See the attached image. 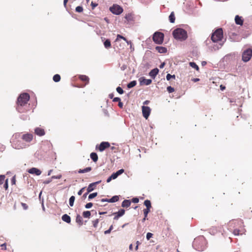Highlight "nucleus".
I'll return each mask as SVG.
<instances>
[{"instance_id":"obj_14","label":"nucleus","mask_w":252,"mask_h":252,"mask_svg":"<svg viewBox=\"0 0 252 252\" xmlns=\"http://www.w3.org/2000/svg\"><path fill=\"white\" fill-rule=\"evenodd\" d=\"M28 172L31 174H35L37 176H39L41 174V171L37 168L32 167L28 169Z\"/></svg>"},{"instance_id":"obj_60","label":"nucleus","mask_w":252,"mask_h":252,"mask_svg":"<svg viewBox=\"0 0 252 252\" xmlns=\"http://www.w3.org/2000/svg\"><path fill=\"white\" fill-rule=\"evenodd\" d=\"M0 247H1L2 250H5L6 249V245L5 243L1 244Z\"/></svg>"},{"instance_id":"obj_20","label":"nucleus","mask_w":252,"mask_h":252,"mask_svg":"<svg viewBox=\"0 0 252 252\" xmlns=\"http://www.w3.org/2000/svg\"><path fill=\"white\" fill-rule=\"evenodd\" d=\"M156 50L159 53H165L167 52V48L162 46H157Z\"/></svg>"},{"instance_id":"obj_23","label":"nucleus","mask_w":252,"mask_h":252,"mask_svg":"<svg viewBox=\"0 0 252 252\" xmlns=\"http://www.w3.org/2000/svg\"><path fill=\"white\" fill-rule=\"evenodd\" d=\"M131 202L129 200H124L122 203V207L124 208H127L130 206Z\"/></svg>"},{"instance_id":"obj_34","label":"nucleus","mask_w":252,"mask_h":252,"mask_svg":"<svg viewBox=\"0 0 252 252\" xmlns=\"http://www.w3.org/2000/svg\"><path fill=\"white\" fill-rule=\"evenodd\" d=\"M75 198L74 196H71L69 199V204L70 206L72 207L74 205V202Z\"/></svg>"},{"instance_id":"obj_4","label":"nucleus","mask_w":252,"mask_h":252,"mask_svg":"<svg viewBox=\"0 0 252 252\" xmlns=\"http://www.w3.org/2000/svg\"><path fill=\"white\" fill-rule=\"evenodd\" d=\"M207 242L205 238L203 236H200L194 239L193 243V247L198 251H203L206 248Z\"/></svg>"},{"instance_id":"obj_38","label":"nucleus","mask_w":252,"mask_h":252,"mask_svg":"<svg viewBox=\"0 0 252 252\" xmlns=\"http://www.w3.org/2000/svg\"><path fill=\"white\" fill-rule=\"evenodd\" d=\"M20 118L23 120H29V116L27 114H22L20 116Z\"/></svg>"},{"instance_id":"obj_11","label":"nucleus","mask_w":252,"mask_h":252,"mask_svg":"<svg viewBox=\"0 0 252 252\" xmlns=\"http://www.w3.org/2000/svg\"><path fill=\"white\" fill-rule=\"evenodd\" d=\"M110 145L108 142H102L99 145H97L95 147L96 150L98 149L100 152H103L106 148L110 147Z\"/></svg>"},{"instance_id":"obj_29","label":"nucleus","mask_w":252,"mask_h":252,"mask_svg":"<svg viewBox=\"0 0 252 252\" xmlns=\"http://www.w3.org/2000/svg\"><path fill=\"white\" fill-rule=\"evenodd\" d=\"M136 84H137L136 81H135V80L132 81L127 84V87L128 89L132 88L134 87L135 86H136Z\"/></svg>"},{"instance_id":"obj_62","label":"nucleus","mask_w":252,"mask_h":252,"mask_svg":"<svg viewBox=\"0 0 252 252\" xmlns=\"http://www.w3.org/2000/svg\"><path fill=\"white\" fill-rule=\"evenodd\" d=\"M97 5V4L96 3H94L93 2H92L91 3V6H92V8L94 9L95 7H96Z\"/></svg>"},{"instance_id":"obj_54","label":"nucleus","mask_w":252,"mask_h":252,"mask_svg":"<svg viewBox=\"0 0 252 252\" xmlns=\"http://www.w3.org/2000/svg\"><path fill=\"white\" fill-rule=\"evenodd\" d=\"M139 201V199L137 197H134L132 199V202H133L134 203H138Z\"/></svg>"},{"instance_id":"obj_55","label":"nucleus","mask_w":252,"mask_h":252,"mask_svg":"<svg viewBox=\"0 0 252 252\" xmlns=\"http://www.w3.org/2000/svg\"><path fill=\"white\" fill-rule=\"evenodd\" d=\"M121 38V39H123L125 41H126V37L123 36L122 35H120V34H118L117 35V39H118V38Z\"/></svg>"},{"instance_id":"obj_18","label":"nucleus","mask_w":252,"mask_h":252,"mask_svg":"<svg viewBox=\"0 0 252 252\" xmlns=\"http://www.w3.org/2000/svg\"><path fill=\"white\" fill-rule=\"evenodd\" d=\"M158 68H155L150 71V72L149 73V75L153 79H155L157 74H158Z\"/></svg>"},{"instance_id":"obj_47","label":"nucleus","mask_w":252,"mask_h":252,"mask_svg":"<svg viewBox=\"0 0 252 252\" xmlns=\"http://www.w3.org/2000/svg\"><path fill=\"white\" fill-rule=\"evenodd\" d=\"M62 176L61 174L58 175L57 176L54 175L51 177V179H60L62 178Z\"/></svg>"},{"instance_id":"obj_10","label":"nucleus","mask_w":252,"mask_h":252,"mask_svg":"<svg viewBox=\"0 0 252 252\" xmlns=\"http://www.w3.org/2000/svg\"><path fill=\"white\" fill-rule=\"evenodd\" d=\"M33 135L32 133H26L21 135V139L26 144H29L33 140Z\"/></svg>"},{"instance_id":"obj_12","label":"nucleus","mask_w":252,"mask_h":252,"mask_svg":"<svg viewBox=\"0 0 252 252\" xmlns=\"http://www.w3.org/2000/svg\"><path fill=\"white\" fill-rule=\"evenodd\" d=\"M142 114L143 117L147 119L151 113V109L149 106H143L142 107Z\"/></svg>"},{"instance_id":"obj_32","label":"nucleus","mask_w":252,"mask_h":252,"mask_svg":"<svg viewBox=\"0 0 252 252\" xmlns=\"http://www.w3.org/2000/svg\"><path fill=\"white\" fill-rule=\"evenodd\" d=\"M144 205L146 207L147 209H150L151 208V203L149 200H146L144 202Z\"/></svg>"},{"instance_id":"obj_40","label":"nucleus","mask_w":252,"mask_h":252,"mask_svg":"<svg viewBox=\"0 0 252 252\" xmlns=\"http://www.w3.org/2000/svg\"><path fill=\"white\" fill-rule=\"evenodd\" d=\"M166 79L169 81L170 80L171 78H173V79H175V75H171L170 74H167L166 75Z\"/></svg>"},{"instance_id":"obj_56","label":"nucleus","mask_w":252,"mask_h":252,"mask_svg":"<svg viewBox=\"0 0 252 252\" xmlns=\"http://www.w3.org/2000/svg\"><path fill=\"white\" fill-rule=\"evenodd\" d=\"M121 100V98L120 97H114L113 99V101L114 102H119Z\"/></svg>"},{"instance_id":"obj_7","label":"nucleus","mask_w":252,"mask_h":252,"mask_svg":"<svg viewBox=\"0 0 252 252\" xmlns=\"http://www.w3.org/2000/svg\"><path fill=\"white\" fill-rule=\"evenodd\" d=\"M164 39V34L159 32H155L153 35L154 42L158 44H161Z\"/></svg>"},{"instance_id":"obj_63","label":"nucleus","mask_w":252,"mask_h":252,"mask_svg":"<svg viewBox=\"0 0 252 252\" xmlns=\"http://www.w3.org/2000/svg\"><path fill=\"white\" fill-rule=\"evenodd\" d=\"M109 199H107V198H102L100 200V201L101 202H109Z\"/></svg>"},{"instance_id":"obj_26","label":"nucleus","mask_w":252,"mask_h":252,"mask_svg":"<svg viewBox=\"0 0 252 252\" xmlns=\"http://www.w3.org/2000/svg\"><path fill=\"white\" fill-rule=\"evenodd\" d=\"M76 221L80 225L83 224V219L80 215H77L76 217Z\"/></svg>"},{"instance_id":"obj_39","label":"nucleus","mask_w":252,"mask_h":252,"mask_svg":"<svg viewBox=\"0 0 252 252\" xmlns=\"http://www.w3.org/2000/svg\"><path fill=\"white\" fill-rule=\"evenodd\" d=\"M75 11L77 12L81 13L83 11V7L81 6H78L75 8Z\"/></svg>"},{"instance_id":"obj_33","label":"nucleus","mask_w":252,"mask_h":252,"mask_svg":"<svg viewBox=\"0 0 252 252\" xmlns=\"http://www.w3.org/2000/svg\"><path fill=\"white\" fill-rule=\"evenodd\" d=\"M169 19L171 23L175 22V18L173 12H171L169 16Z\"/></svg>"},{"instance_id":"obj_37","label":"nucleus","mask_w":252,"mask_h":252,"mask_svg":"<svg viewBox=\"0 0 252 252\" xmlns=\"http://www.w3.org/2000/svg\"><path fill=\"white\" fill-rule=\"evenodd\" d=\"M97 195V192H94V193H91L89 194V196H88V199L89 200L93 199L95 197H96Z\"/></svg>"},{"instance_id":"obj_13","label":"nucleus","mask_w":252,"mask_h":252,"mask_svg":"<svg viewBox=\"0 0 252 252\" xmlns=\"http://www.w3.org/2000/svg\"><path fill=\"white\" fill-rule=\"evenodd\" d=\"M140 85H149L151 84L152 81L151 79H146L144 77H141L139 79Z\"/></svg>"},{"instance_id":"obj_27","label":"nucleus","mask_w":252,"mask_h":252,"mask_svg":"<svg viewBox=\"0 0 252 252\" xmlns=\"http://www.w3.org/2000/svg\"><path fill=\"white\" fill-rule=\"evenodd\" d=\"M105 48L108 49L111 47V44L110 39H107L103 42Z\"/></svg>"},{"instance_id":"obj_53","label":"nucleus","mask_w":252,"mask_h":252,"mask_svg":"<svg viewBox=\"0 0 252 252\" xmlns=\"http://www.w3.org/2000/svg\"><path fill=\"white\" fill-rule=\"evenodd\" d=\"M21 205L23 207L24 210H27L28 208V206L25 203H21Z\"/></svg>"},{"instance_id":"obj_41","label":"nucleus","mask_w":252,"mask_h":252,"mask_svg":"<svg viewBox=\"0 0 252 252\" xmlns=\"http://www.w3.org/2000/svg\"><path fill=\"white\" fill-rule=\"evenodd\" d=\"M116 91L119 94H122L124 93V91L121 87H118L116 88Z\"/></svg>"},{"instance_id":"obj_19","label":"nucleus","mask_w":252,"mask_h":252,"mask_svg":"<svg viewBox=\"0 0 252 252\" xmlns=\"http://www.w3.org/2000/svg\"><path fill=\"white\" fill-rule=\"evenodd\" d=\"M235 21L237 25L242 26L243 24V20L242 17L236 15L235 17Z\"/></svg>"},{"instance_id":"obj_52","label":"nucleus","mask_w":252,"mask_h":252,"mask_svg":"<svg viewBox=\"0 0 252 252\" xmlns=\"http://www.w3.org/2000/svg\"><path fill=\"white\" fill-rule=\"evenodd\" d=\"M153 234L150 232H148L146 235V238L147 240H149L152 236Z\"/></svg>"},{"instance_id":"obj_43","label":"nucleus","mask_w":252,"mask_h":252,"mask_svg":"<svg viewBox=\"0 0 252 252\" xmlns=\"http://www.w3.org/2000/svg\"><path fill=\"white\" fill-rule=\"evenodd\" d=\"M5 176L4 175H0V185H2L4 181Z\"/></svg>"},{"instance_id":"obj_51","label":"nucleus","mask_w":252,"mask_h":252,"mask_svg":"<svg viewBox=\"0 0 252 252\" xmlns=\"http://www.w3.org/2000/svg\"><path fill=\"white\" fill-rule=\"evenodd\" d=\"M3 187L5 189H7L8 188V180L7 179L5 181Z\"/></svg>"},{"instance_id":"obj_22","label":"nucleus","mask_w":252,"mask_h":252,"mask_svg":"<svg viewBox=\"0 0 252 252\" xmlns=\"http://www.w3.org/2000/svg\"><path fill=\"white\" fill-rule=\"evenodd\" d=\"M124 172V170L123 169H121L117 171L116 172L113 173L112 175L113 177H114V179H116L119 175L122 174Z\"/></svg>"},{"instance_id":"obj_21","label":"nucleus","mask_w":252,"mask_h":252,"mask_svg":"<svg viewBox=\"0 0 252 252\" xmlns=\"http://www.w3.org/2000/svg\"><path fill=\"white\" fill-rule=\"evenodd\" d=\"M62 219L64 222L69 223L71 222V218L70 216H69L67 214H64L62 217Z\"/></svg>"},{"instance_id":"obj_3","label":"nucleus","mask_w":252,"mask_h":252,"mask_svg":"<svg viewBox=\"0 0 252 252\" xmlns=\"http://www.w3.org/2000/svg\"><path fill=\"white\" fill-rule=\"evenodd\" d=\"M10 142L12 147L16 149H22L28 148L30 145L26 144L21 139V134L16 133L13 135Z\"/></svg>"},{"instance_id":"obj_59","label":"nucleus","mask_w":252,"mask_h":252,"mask_svg":"<svg viewBox=\"0 0 252 252\" xmlns=\"http://www.w3.org/2000/svg\"><path fill=\"white\" fill-rule=\"evenodd\" d=\"M16 183V178H15V176H13L12 177V179H11V184L12 185H15Z\"/></svg>"},{"instance_id":"obj_8","label":"nucleus","mask_w":252,"mask_h":252,"mask_svg":"<svg viewBox=\"0 0 252 252\" xmlns=\"http://www.w3.org/2000/svg\"><path fill=\"white\" fill-rule=\"evenodd\" d=\"M109 10L115 15H120L123 12V8L116 4H114L112 6L110 7Z\"/></svg>"},{"instance_id":"obj_45","label":"nucleus","mask_w":252,"mask_h":252,"mask_svg":"<svg viewBox=\"0 0 252 252\" xmlns=\"http://www.w3.org/2000/svg\"><path fill=\"white\" fill-rule=\"evenodd\" d=\"M167 91L169 93H171L174 91V89L171 86H168L167 87Z\"/></svg>"},{"instance_id":"obj_42","label":"nucleus","mask_w":252,"mask_h":252,"mask_svg":"<svg viewBox=\"0 0 252 252\" xmlns=\"http://www.w3.org/2000/svg\"><path fill=\"white\" fill-rule=\"evenodd\" d=\"M222 45V43H220L218 45H214L213 46V49L214 50H219Z\"/></svg>"},{"instance_id":"obj_24","label":"nucleus","mask_w":252,"mask_h":252,"mask_svg":"<svg viewBox=\"0 0 252 252\" xmlns=\"http://www.w3.org/2000/svg\"><path fill=\"white\" fill-rule=\"evenodd\" d=\"M79 78L82 80V81H85L87 82V84L89 82V78L85 75H80L79 76Z\"/></svg>"},{"instance_id":"obj_2","label":"nucleus","mask_w":252,"mask_h":252,"mask_svg":"<svg viewBox=\"0 0 252 252\" xmlns=\"http://www.w3.org/2000/svg\"><path fill=\"white\" fill-rule=\"evenodd\" d=\"M241 220H233L230 221L228 224V229L233 232L234 235H242L245 232V229L242 226Z\"/></svg>"},{"instance_id":"obj_16","label":"nucleus","mask_w":252,"mask_h":252,"mask_svg":"<svg viewBox=\"0 0 252 252\" xmlns=\"http://www.w3.org/2000/svg\"><path fill=\"white\" fill-rule=\"evenodd\" d=\"M101 182V180L92 183L90 184L89 186L87 188V190L88 191V192H91L94 189V187L96 185L100 183Z\"/></svg>"},{"instance_id":"obj_25","label":"nucleus","mask_w":252,"mask_h":252,"mask_svg":"<svg viewBox=\"0 0 252 252\" xmlns=\"http://www.w3.org/2000/svg\"><path fill=\"white\" fill-rule=\"evenodd\" d=\"M90 158L94 162H96L98 160L97 155L94 152H93L90 154Z\"/></svg>"},{"instance_id":"obj_57","label":"nucleus","mask_w":252,"mask_h":252,"mask_svg":"<svg viewBox=\"0 0 252 252\" xmlns=\"http://www.w3.org/2000/svg\"><path fill=\"white\" fill-rule=\"evenodd\" d=\"M85 189V188L84 187V188H82L81 189H80L78 191V194L79 195H81L82 194V193H83V191Z\"/></svg>"},{"instance_id":"obj_61","label":"nucleus","mask_w":252,"mask_h":252,"mask_svg":"<svg viewBox=\"0 0 252 252\" xmlns=\"http://www.w3.org/2000/svg\"><path fill=\"white\" fill-rule=\"evenodd\" d=\"M52 181V179L51 178L50 179H49V180H45L43 182V184H49Z\"/></svg>"},{"instance_id":"obj_17","label":"nucleus","mask_w":252,"mask_h":252,"mask_svg":"<svg viewBox=\"0 0 252 252\" xmlns=\"http://www.w3.org/2000/svg\"><path fill=\"white\" fill-rule=\"evenodd\" d=\"M34 133L39 136H43L45 133L44 129L40 127H36L34 129Z\"/></svg>"},{"instance_id":"obj_30","label":"nucleus","mask_w":252,"mask_h":252,"mask_svg":"<svg viewBox=\"0 0 252 252\" xmlns=\"http://www.w3.org/2000/svg\"><path fill=\"white\" fill-rule=\"evenodd\" d=\"M119 199V196L115 195L109 199V202L114 203L118 201Z\"/></svg>"},{"instance_id":"obj_28","label":"nucleus","mask_w":252,"mask_h":252,"mask_svg":"<svg viewBox=\"0 0 252 252\" xmlns=\"http://www.w3.org/2000/svg\"><path fill=\"white\" fill-rule=\"evenodd\" d=\"M92 168L91 167H86L83 169H79L78 171L79 173H84L86 172H88L91 171Z\"/></svg>"},{"instance_id":"obj_9","label":"nucleus","mask_w":252,"mask_h":252,"mask_svg":"<svg viewBox=\"0 0 252 252\" xmlns=\"http://www.w3.org/2000/svg\"><path fill=\"white\" fill-rule=\"evenodd\" d=\"M252 57V49L251 48L245 50L242 54V60L244 62L250 61Z\"/></svg>"},{"instance_id":"obj_50","label":"nucleus","mask_w":252,"mask_h":252,"mask_svg":"<svg viewBox=\"0 0 252 252\" xmlns=\"http://www.w3.org/2000/svg\"><path fill=\"white\" fill-rule=\"evenodd\" d=\"M99 222V220L96 219L94 221H93V225L94 227H96L97 226L98 223Z\"/></svg>"},{"instance_id":"obj_44","label":"nucleus","mask_w":252,"mask_h":252,"mask_svg":"<svg viewBox=\"0 0 252 252\" xmlns=\"http://www.w3.org/2000/svg\"><path fill=\"white\" fill-rule=\"evenodd\" d=\"M125 18L128 21H131L132 20V16H131V15L130 14H126L125 16Z\"/></svg>"},{"instance_id":"obj_48","label":"nucleus","mask_w":252,"mask_h":252,"mask_svg":"<svg viewBox=\"0 0 252 252\" xmlns=\"http://www.w3.org/2000/svg\"><path fill=\"white\" fill-rule=\"evenodd\" d=\"M113 227V225H111L108 230H107L104 231V234H107L110 233L111 232V230H112Z\"/></svg>"},{"instance_id":"obj_1","label":"nucleus","mask_w":252,"mask_h":252,"mask_svg":"<svg viewBox=\"0 0 252 252\" xmlns=\"http://www.w3.org/2000/svg\"><path fill=\"white\" fill-rule=\"evenodd\" d=\"M28 93L21 94L17 98L16 109L19 113H25L29 111L31 107L28 102L30 100Z\"/></svg>"},{"instance_id":"obj_64","label":"nucleus","mask_w":252,"mask_h":252,"mask_svg":"<svg viewBox=\"0 0 252 252\" xmlns=\"http://www.w3.org/2000/svg\"><path fill=\"white\" fill-rule=\"evenodd\" d=\"M126 67L127 66L126 65V64H123L121 67V69L122 70H125L126 68Z\"/></svg>"},{"instance_id":"obj_6","label":"nucleus","mask_w":252,"mask_h":252,"mask_svg":"<svg viewBox=\"0 0 252 252\" xmlns=\"http://www.w3.org/2000/svg\"><path fill=\"white\" fill-rule=\"evenodd\" d=\"M223 37V31L221 28L217 29L211 36V40L214 43L221 41Z\"/></svg>"},{"instance_id":"obj_58","label":"nucleus","mask_w":252,"mask_h":252,"mask_svg":"<svg viewBox=\"0 0 252 252\" xmlns=\"http://www.w3.org/2000/svg\"><path fill=\"white\" fill-rule=\"evenodd\" d=\"M112 180H114V177H113L112 175H111L109 177L107 178L106 182L107 183H109Z\"/></svg>"},{"instance_id":"obj_36","label":"nucleus","mask_w":252,"mask_h":252,"mask_svg":"<svg viewBox=\"0 0 252 252\" xmlns=\"http://www.w3.org/2000/svg\"><path fill=\"white\" fill-rule=\"evenodd\" d=\"M189 64L191 67H192L193 68H195L196 70H199V67L195 63L190 62Z\"/></svg>"},{"instance_id":"obj_5","label":"nucleus","mask_w":252,"mask_h":252,"mask_svg":"<svg viewBox=\"0 0 252 252\" xmlns=\"http://www.w3.org/2000/svg\"><path fill=\"white\" fill-rule=\"evenodd\" d=\"M173 37L180 41L185 40L188 37L187 32L182 28H177L172 32Z\"/></svg>"},{"instance_id":"obj_31","label":"nucleus","mask_w":252,"mask_h":252,"mask_svg":"<svg viewBox=\"0 0 252 252\" xmlns=\"http://www.w3.org/2000/svg\"><path fill=\"white\" fill-rule=\"evenodd\" d=\"M53 80L55 82H59L61 80V76L59 74H55L53 77Z\"/></svg>"},{"instance_id":"obj_46","label":"nucleus","mask_w":252,"mask_h":252,"mask_svg":"<svg viewBox=\"0 0 252 252\" xmlns=\"http://www.w3.org/2000/svg\"><path fill=\"white\" fill-rule=\"evenodd\" d=\"M150 211V209H144L143 210V212H144V215L145 216V217H147V215L148 214V213H149V212Z\"/></svg>"},{"instance_id":"obj_35","label":"nucleus","mask_w":252,"mask_h":252,"mask_svg":"<svg viewBox=\"0 0 252 252\" xmlns=\"http://www.w3.org/2000/svg\"><path fill=\"white\" fill-rule=\"evenodd\" d=\"M83 216L85 218H90L91 216V212L89 211H86L83 212Z\"/></svg>"},{"instance_id":"obj_15","label":"nucleus","mask_w":252,"mask_h":252,"mask_svg":"<svg viewBox=\"0 0 252 252\" xmlns=\"http://www.w3.org/2000/svg\"><path fill=\"white\" fill-rule=\"evenodd\" d=\"M125 210L124 209H121L119 210L117 212H115L113 214L115 215L114 219L117 220L120 217L123 216L125 214Z\"/></svg>"},{"instance_id":"obj_49","label":"nucleus","mask_w":252,"mask_h":252,"mask_svg":"<svg viewBox=\"0 0 252 252\" xmlns=\"http://www.w3.org/2000/svg\"><path fill=\"white\" fill-rule=\"evenodd\" d=\"M93 204L92 202L88 203L85 205V208L86 209H90L93 206Z\"/></svg>"}]
</instances>
